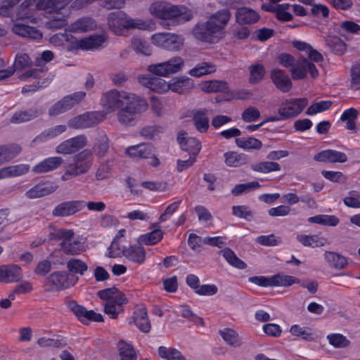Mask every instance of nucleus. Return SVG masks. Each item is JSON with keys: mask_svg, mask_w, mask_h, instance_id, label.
<instances>
[{"mask_svg": "<svg viewBox=\"0 0 360 360\" xmlns=\"http://www.w3.org/2000/svg\"><path fill=\"white\" fill-rule=\"evenodd\" d=\"M292 45L299 51L305 53L307 58L301 56L295 60L290 54L281 53L278 56L279 63L286 68H290L292 78L295 80L304 79L308 73L311 78H316L319 76V71L314 63L323 60L322 54L304 41L294 40Z\"/></svg>", "mask_w": 360, "mask_h": 360, "instance_id": "obj_1", "label": "nucleus"}, {"mask_svg": "<svg viewBox=\"0 0 360 360\" xmlns=\"http://www.w3.org/2000/svg\"><path fill=\"white\" fill-rule=\"evenodd\" d=\"M231 18V13L228 9L217 11L206 22H198L193 27V34L198 40L216 43L219 41L222 32L227 25Z\"/></svg>", "mask_w": 360, "mask_h": 360, "instance_id": "obj_2", "label": "nucleus"}, {"mask_svg": "<svg viewBox=\"0 0 360 360\" xmlns=\"http://www.w3.org/2000/svg\"><path fill=\"white\" fill-rule=\"evenodd\" d=\"M153 16L167 21V26H174L191 20L193 15L191 11L182 5H173L167 1L153 3L149 8Z\"/></svg>", "mask_w": 360, "mask_h": 360, "instance_id": "obj_3", "label": "nucleus"}, {"mask_svg": "<svg viewBox=\"0 0 360 360\" xmlns=\"http://www.w3.org/2000/svg\"><path fill=\"white\" fill-rule=\"evenodd\" d=\"M38 10L47 11L51 16L48 26L53 29H60L68 25V18L70 13L68 4L72 0H37Z\"/></svg>", "mask_w": 360, "mask_h": 360, "instance_id": "obj_4", "label": "nucleus"}, {"mask_svg": "<svg viewBox=\"0 0 360 360\" xmlns=\"http://www.w3.org/2000/svg\"><path fill=\"white\" fill-rule=\"evenodd\" d=\"M108 24L110 30L117 35H123L126 30L143 29L144 22L128 16L122 11L110 13L108 16Z\"/></svg>", "mask_w": 360, "mask_h": 360, "instance_id": "obj_5", "label": "nucleus"}, {"mask_svg": "<svg viewBox=\"0 0 360 360\" xmlns=\"http://www.w3.org/2000/svg\"><path fill=\"white\" fill-rule=\"evenodd\" d=\"M51 240H61L62 250L68 255H79L83 251V245L78 239H75L72 229H53L49 233Z\"/></svg>", "mask_w": 360, "mask_h": 360, "instance_id": "obj_6", "label": "nucleus"}, {"mask_svg": "<svg viewBox=\"0 0 360 360\" xmlns=\"http://www.w3.org/2000/svg\"><path fill=\"white\" fill-rule=\"evenodd\" d=\"M136 96L127 91L112 89L103 94L101 104L107 113L112 112L118 111Z\"/></svg>", "mask_w": 360, "mask_h": 360, "instance_id": "obj_7", "label": "nucleus"}, {"mask_svg": "<svg viewBox=\"0 0 360 360\" xmlns=\"http://www.w3.org/2000/svg\"><path fill=\"white\" fill-rule=\"evenodd\" d=\"M148 105V104L144 98L139 96H135L117 111L118 122L124 125L132 124L136 115L146 111Z\"/></svg>", "mask_w": 360, "mask_h": 360, "instance_id": "obj_8", "label": "nucleus"}, {"mask_svg": "<svg viewBox=\"0 0 360 360\" xmlns=\"http://www.w3.org/2000/svg\"><path fill=\"white\" fill-rule=\"evenodd\" d=\"M184 65V59L180 56H175L165 62L148 65V70L153 75L167 77L181 71Z\"/></svg>", "mask_w": 360, "mask_h": 360, "instance_id": "obj_9", "label": "nucleus"}, {"mask_svg": "<svg viewBox=\"0 0 360 360\" xmlns=\"http://www.w3.org/2000/svg\"><path fill=\"white\" fill-rule=\"evenodd\" d=\"M92 154L87 150L75 155L67 164V173L78 176L86 173L91 166Z\"/></svg>", "mask_w": 360, "mask_h": 360, "instance_id": "obj_10", "label": "nucleus"}, {"mask_svg": "<svg viewBox=\"0 0 360 360\" xmlns=\"http://www.w3.org/2000/svg\"><path fill=\"white\" fill-rule=\"evenodd\" d=\"M78 281L74 275L64 271H56L51 274L46 278V284L51 291L60 290L73 286Z\"/></svg>", "mask_w": 360, "mask_h": 360, "instance_id": "obj_11", "label": "nucleus"}, {"mask_svg": "<svg viewBox=\"0 0 360 360\" xmlns=\"http://www.w3.org/2000/svg\"><path fill=\"white\" fill-rule=\"evenodd\" d=\"M151 40L154 45L169 51L179 50L184 43L181 36L169 32L154 34L151 37Z\"/></svg>", "mask_w": 360, "mask_h": 360, "instance_id": "obj_12", "label": "nucleus"}, {"mask_svg": "<svg viewBox=\"0 0 360 360\" xmlns=\"http://www.w3.org/2000/svg\"><path fill=\"white\" fill-rule=\"evenodd\" d=\"M307 104V98L286 99L281 103L278 115L283 120L295 117L302 112Z\"/></svg>", "mask_w": 360, "mask_h": 360, "instance_id": "obj_13", "label": "nucleus"}, {"mask_svg": "<svg viewBox=\"0 0 360 360\" xmlns=\"http://www.w3.org/2000/svg\"><path fill=\"white\" fill-rule=\"evenodd\" d=\"M85 96V92L78 91L63 97L49 108V115L56 116L70 110L73 106L80 103Z\"/></svg>", "mask_w": 360, "mask_h": 360, "instance_id": "obj_14", "label": "nucleus"}, {"mask_svg": "<svg viewBox=\"0 0 360 360\" xmlns=\"http://www.w3.org/2000/svg\"><path fill=\"white\" fill-rule=\"evenodd\" d=\"M107 38L104 34H95L82 39L75 40L70 49L95 51L105 46Z\"/></svg>", "mask_w": 360, "mask_h": 360, "instance_id": "obj_15", "label": "nucleus"}, {"mask_svg": "<svg viewBox=\"0 0 360 360\" xmlns=\"http://www.w3.org/2000/svg\"><path fill=\"white\" fill-rule=\"evenodd\" d=\"M69 309L76 315L79 320L86 324L89 321L101 322L103 321L101 314L96 313L94 310H87L75 302H70L68 304Z\"/></svg>", "mask_w": 360, "mask_h": 360, "instance_id": "obj_16", "label": "nucleus"}, {"mask_svg": "<svg viewBox=\"0 0 360 360\" xmlns=\"http://www.w3.org/2000/svg\"><path fill=\"white\" fill-rule=\"evenodd\" d=\"M85 206L84 200L65 201L58 205L52 213L56 217H68L82 210Z\"/></svg>", "mask_w": 360, "mask_h": 360, "instance_id": "obj_17", "label": "nucleus"}, {"mask_svg": "<svg viewBox=\"0 0 360 360\" xmlns=\"http://www.w3.org/2000/svg\"><path fill=\"white\" fill-rule=\"evenodd\" d=\"M87 139L84 135H79L69 139L56 147V153L59 154H71L82 149L86 144Z\"/></svg>", "mask_w": 360, "mask_h": 360, "instance_id": "obj_18", "label": "nucleus"}, {"mask_svg": "<svg viewBox=\"0 0 360 360\" xmlns=\"http://www.w3.org/2000/svg\"><path fill=\"white\" fill-rule=\"evenodd\" d=\"M97 112H87L77 116L68 122V125L73 129H84L91 127L100 122Z\"/></svg>", "mask_w": 360, "mask_h": 360, "instance_id": "obj_19", "label": "nucleus"}, {"mask_svg": "<svg viewBox=\"0 0 360 360\" xmlns=\"http://www.w3.org/2000/svg\"><path fill=\"white\" fill-rule=\"evenodd\" d=\"M177 141L182 150L189 153L190 156L196 157L201 150V143L193 137H188L186 132H179Z\"/></svg>", "mask_w": 360, "mask_h": 360, "instance_id": "obj_20", "label": "nucleus"}, {"mask_svg": "<svg viewBox=\"0 0 360 360\" xmlns=\"http://www.w3.org/2000/svg\"><path fill=\"white\" fill-rule=\"evenodd\" d=\"M58 186L52 182H40L29 189L25 196L30 199L41 198L55 192Z\"/></svg>", "mask_w": 360, "mask_h": 360, "instance_id": "obj_21", "label": "nucleus"}, {"mask_svg": "<svg viewBox=\"0 0 360 360\" xmlns=\"http://www.w3.org/2000/svg\"><path fill=\"white\" fill-rule=\"evenodd\" d=\"M124 256L129 261L138 264H143L146 258V251L142 244L131 245L122 249Z\"/></svg>", "mask_w": 360, "mask_h": 360, "instance_id": "obj_22", "label": "nucleus"}, {"mask_svg": "<svg viewBox=\"0 0 360 360\" xmlns=\"http://www.w3.org/2000/svg\"><path fill=\"white\" fill-rule=\"evenodd\" d=\"M133 320L136 327L143 333H149L151 328L147 309L145 305L137 306L133 316Z\"/></svg>", "mask_w": 360, "mask_h": 360, "instance_id": "obj_23", "label": "nucleus"}, {"mask_svg": "<svg viewBox=\"0 0 360 360\" xmlns=\"http://www.w3.org/2000/svg\"><path fill=\"white\" fill-rule=\"evenodd\" d=\"M270 77L276 88L282 92L287 93L292 89V82L283 70L278 68L273 69L271 71Z\"/></svg>", "mask_w": 360, "mask_h": 360, "instance_id": "obj_24", "label": "nucleus"}, {"mask_svg": "<svg viewBox=\"0 0 360 360\" xmlns=\"http://www.w3.org/2000/svg\"><path fill=\"white\" fill-rule=\"evenodd\" d=\"M140 83L158 94H164L169 91V82L160 77H148L144 75L139 77Z\"/></svg>", "mask_w": 360, "mask_h": 360, "instance_id": "obj_25", "label": "nucleus"}, {"mask_svg": "<svg viewBox=\"0 0 360 360\" xmlns=\"http://www.w3.org/2000/svg\"><path fill=\"white\" fill-rule=\"evenodd\" d=\"M22 276L21 269L15 264L0 266V281L4 283L17 282Z\"/></svg>", "mask_w": 360, "mask_h": 360, "instance_id": "obj_26", "label": "nucleus"}, {"mask_svg": "<svg viewBox=\"0 0 360 360\" xmlns=\"http://www.w3.org/2000/svg\"><path fill=\"white\" fill-rule=\"evenodd\" d=\"M236 19L240 25H252L259 21L260 15L252 8L241 7L236 11Z\"/></svg>", "mask_w": 360, "mask_h": 360, "instance_id": "obj_27", "label": "nucleus"}, {"mask_svg": "<svg viewBox=\"0 0 360 360\" xmlns=\"http://www.w3.org/2000/svg\"><path fill=\"white\" fill-rule=\"evenodd\" d=\"M63 162L61 157H49L37 164L32 168V172L36 174L49 172L58 169Z\"/></svg>", "mask_w": 360, "mask_h": 360, "instance_id": "obj_28", "label": "nucleus"}, {"mask_svg": "<svg viewBox=\"0 0 360 360\" xmlns=\"http://www.w3.org/2000/svg\"><path fill=\"white\" fill-rule=\"evenodd\" d=\"M38 4L37 0H25L16 9L14 13V18L16 20L30 19L33 17L34 13Z\"/></svg>", "mask_w": 360, "mask_h": 360, "instance_id": "obj_29", "label": "nucleus"}, {"mask_svg": "<svg viewBox=\"0 0 360 360\" xmlns=\"http://www.w3.org/2000/svg\"><path fill=\"white\" fill-rule=\"evenodd\" d=\"M315 160L319 162H345L347 160V155L342 152L335 150H325L315 155Z\"/></svg>", "mask_w": 360, "mask_h": 360, "instance_id": "obj_30", "label": "nucleus"}, {"mask_svg": "<svg viewBox=\"0 0 360 360\" xmlns=\"http://www.w3.org/2000/svg\"><path fill=\"white\" fill-rule=\"evenodd\" d=\"M12 30L17 35L31 39L37 40L42 37V33L39 30L22 23H15Z\"/></svg>", "mask_w": 360, "mask_h": 360, "instance_id": "obj_31", "label": "nucleus"}, {"mask_svg": "<svg viewBox=\"0 0 360 360\" xmlns=\"http://www.w3.org/2000/svg\"><path fill=\"white\" fill-rule=\"evenodd\" d=\"M169 91L183 94L193 86V81L190 78L181 76L174 77L169 81Z\"/></svg>", "mask_w": 360, "mask_h": 360, "instance_id": "obj_32", "label": "nucleus"}, {"mask_svg": "<svg viewBox=\"0 0 360 360\" xmlns=\"http://www.w3.org/2000/svg\"><path fill=\"white\" fill-rule=\"evenodd\" d=\"M67 130V126L65 124H60L49 128L40 134H39L34 140L35 143H43L49 140L53 139L64 133Z\"/></svg>", "mask_w": 360, "mask_h": 360, "instance_id": "obj_33", "label": "nucleus"}, {"mask_svg": "<svg viewBox=\"0 0 360 360\" xmlns=\"http://www.w3.org/2000/svg\"><path fill=\"white\" fill-rule=\"evenodd\" d=\"M126 153L131 158L146 159L153 155V147L146 144L132 146L126 149Z\"/></svg>", "mask_w": 360, "mask_h": 360, "instance_id": "obj_34", "label": "nucleus"}, {"mask_svg": "<svg viewBox=\"0 0 360 360\" xmlns=\"http://www.w3.org/2000/svg\"><path fill=\"white\" fill-rule=\"evenodd\" d=\"M192 121L200 133H205L209 129V118L206 110H198L193 112Z\"/></svg>", "mask_w": 360, "mask_h": 360, "instance_id": "obj_35", "label": "nucleus"}, {"mask_svg": "<svg viewBox=\"0 0 360 360\" xmlns=\"http://www.w3.org/2000/svg\"><path fill=\"white\" fill-rule=\"evenodd\" d=\"M164 233L160 229H156L150 232L141 234L137 238V243L143 245H154L163 238Z\"/></svg>", "mask_w": 360, "mask_h": 360, "instance_id": "obj_36", "label": "nucleus"}, {"mask_svg": "<svg viewBox=\"0 0 360 360\" xmlns=\"http://www.w3.org/2000/svg\"><path fill=\"white\" fill-rule=\"evenodd\" d=\"M41 114V111L38 108L16 112L11 118V122L13 124H21L37 118Z\"/></svg>", "mask_w": 360, "mask_h": 360, "instance_id": "obj_37", "label": "nucleus"}, {"mask_svg": "<svg viewBox=\"0 0 360 360\" xmlns=\"http://www.w3.org/2000/svg\"><path fill=\"white\" fill-rule=\"evenodd\" d=\"M131 48L133 49L136 53H141L145 56H150L152 53L151 47L148 43L143 41L138 37H133L131 39V47L125 49L121 53V56L122 57H125L126 54L130 51Z\"/></svg>", "mask_w": 360, "mask_h": 360, "instance_id": "obj_38", "label": "nucleus"}, {"mask_svg": "<svg viewBox=\"0 0 360 360\" xmlns=\"http://www.w3.org/2000/svg\"><path fill=\"white\" fill-rule=\"evenodd\" d=\"M297 240L305 247L316 248L323 246L326 240L319 235L298 234Z\"/></svg>", "mask_w": 360, "mask_h": 360, "instance_id": "obj_39", "label": "nucleus"}, {"mask_svg": "<svg viewBox=\"0 0 360 360\" xmlns=\"http://www.w3.org/2000/svg\"><path fill=\"white\" fill-rule=\"evenodd\" d=\"M96 27V22L91 18H82L70 26V31L72 32H83L93 30Z\"/></svg>", "mask_w": 360, "mask_h": 360, "instance_id": "obj_40", "label": "nucleus"}, {"mask_svg": "<svg viewBox=\"0 0 360 360\" xmlns=\"http://www.w3.org/2000/svg\"><path fill=\"white\" fill-rule=\"evenodd\" d=\"M219 334L224 341L231 347H238L243 344L238 333L231 328H226L220 330Z\"/></svg>", "mask_w": 360, "mask_h": 360, "instance_id": "obj_41", "label": "nucleus"}, {"mask_svg": "<svg viewBox=\"0 0 360 360\" xmlns=\"http://www.w3.org/2000/svg\"><path fill=\"white\" fill-rule=\"evenodd\" d=\"M228 89V83L223 80H210L201 84V89L206 93L224 92Z\"/></svg>", "mask_w": 360, "mask_h": 360, "instance_id": "obj_42", "label": "nucleus"}, {"mask_svg": "<svg viewBox=\"0 0 360 360\" xmlns=\"http://www.w3.org/2000/svg\"><path fill=\"white\" fill-rule=\"evenodd\" d=\"M324 257L329 266L336 269H342L347 264V259L344 256L334 252L326 251Z\"/></svg>", "mask_w": 360, "mask_h": 360, "instance_id": "obj_43", "label": "nucleus"}, {"mask_svg": "<svg viewBox=\"0 0 360 360\" xmlns=\"http://www.w3.org/2000/svg\"><path fill=\"white\" fill-rule=\"evenodd\" d=\"M21 151L18 145L0 146V165L15 158Z\"/></svg>", "mask_w": 360, "mask_h": 360, "instance_id": "obj_44", "label": "nucleus"}, {"mask_svg": "<svg viewBox=\"0 0 360 360\" xmlns=\"http://www.w3.org/2000/svg\"><path fill=\"white\" fill-rule=\"evenodd\" d=\"M217 70L216 65L211 63H200L191 69L188 74L192 77H200L203 75H209Z\"/></svg>", "mask_w": 360, "mask_h": 360, "instance_id": "obj_45", "label": "nucleus"}, {"mask_svg": "<svg viewBox=\"0 0 360 360\" xmlns=\"http://www.w3.org/2000/svg\"><path fill=\"white\" fill-rule=\"evenodd\" d=\"M76 39L68 33H57L51 38V44L55 46H66L67 49L72 51L70 48L74 45Z\"/></svg>", "mask_w": 360, "mask_h": 360, "instance_id": "obj_46", "label": "nucleus"}, {"mask_svg": "<svg viewBox=\"0 0 360 360\" xmlns=\"http://www.w3.org/2000/svg\"><path fill=\"white\" fill-rule=\"evenodd\" d=\"M98 296L105 302L117 300L118 302L123 301L124 298L126 297L123 292L119 291L115 288L99 290Z\"/></svg>", "mask_w": 360, "mask_h": 360, "instance_id": "obj_47", "label": "nucleus"}, {"mask_svg": "<svg viewBox=\"0 0 360 360\" xmlns=\"http://www.w3.org/2000/svg\"><path fill=\"white\" fill-rule=\"evenodd\" d=\"M300 279L288 275L278 274L271 276V287H288L295 283H299Z\"/></svg>", "mask_w": 360, "mask_h": 360, "instance_id": "obj_48", "label": "nucleus"}, {"mask_svg": "<svg viewBox=\"0 0 360 360\" xmlns=\"http://www.w3.org/2000/svg\"><path fill=\"white\" fill-rule=\"evenodd\" d=\"M127 297L124 298L122 302H117V300L105 302L103 304L104 311L111 319H116L120 311H122V306L127 303Z\"/></svg>", "mask_w": 360, "mask_h": 360, "instance_id": "obj_49", "label": "nucleus"}, {"mask_svg": "<svg viewBox=\"0 0 360 360\" xmlns=\"http://www.w3.org/2000/svg\"><path fill=\"white\" fill-rule=\"evenodd\" d=\"M221 253L226 262L232 266L238 269L246 268V264L238 258L231 249L226 248L221 250Z\"/></svg>", "mask_w": 360, "mask_h": 360, "instance_id": "obj_50", "label": "nucleus"}, {"mask_svg": "<svg viewBox=\"0 0 360 360\" xmlns=\"http://www.w3.org/2000/svg\"><path fill=\"white\" fill-rule=\"evenodd\" d=\"M158 354L167 360H186L178 349L172 347L160 346L158 347Z\"/></svg>", "mask_w": 360, "mask_h": 360, "instance_id": "obj_51", "label": "nucleus"}, {"mask_svg": "<svg viewBox=\"0 0 360 360\" xmlns=\"http://www.w3.org/2000/svg\"><path fill=\"white\" fill-rule=\"evenodd\" d=\"M326 339L331 346L337 349L347 347L351 343L346 336L338 333L327 335Z\"/></svg>", "mask_w": 360, "mask_h": 360, "instance_id": "obj_52", "label": "nucleus"}, {"mask_svg": "<svg viewBox=\"0 0 360 360\" xmlns=\"http://www.w3.org/2000/svg\"><path fill=\"white\" fill-rule=\"evenodd\" d=\"M67 269L73 274L84 275L88 269L87 264L79 259L72 258L67 262Z\"/></svg>", "mask_w": 360, "mask_h": 360, "instance_id": "obj_53", "label": "nucleus"}, {"mask_svg": "<svg viewBox=\"0 0 360 360\" xmlns=\"http://www.w3.org/2000/svg\"><path fill=\"white\" fill-rule=\"evenodd\" d=\"M250 84H257L262 80L265 75V69L262 64H254L249 67Z\"/></svg>", "mask_w": 360, "mask_h": 360, "instance_id": "obj_54", "label": "nucleus"}, {"mask_svg": "<svg viewBox=\"0 0 360 360\" xmlns=\"http://www.w3.org/2000/svg\"><path fill=\"white\" fill-rule=\"evenodd\" d=\"M251 168L258 172L269 173L281 170V166L276 162H261L252 165Z\"/></svg>", "mask_w": 360, "mask_h": 360, "instance_id": "obj_55", "label": "nucleus"}, {"mask_svg": "<svg viewBox=\"0 0 360 360\" xmlns=\"http://www.w3.org/2000/svg\"><path fill=\"white\" fill-rule=\"evenodd\" d=\"M327 44L330 50L336 55H343L347 50L346 44L338 37H330L328 39Z\"/></svg>", "mask_w": 360, "mask_h": 360, "instance_id": "obj_56", "label": "nucleus"}, {"mask_svg": "<svg viewBox=\"0 0 360 360\" xmlns=\"http://www.w3.org/2000/svg\"><path fill=\"white\" fill-rule=\"evenodd\" d=\"M290 333L297 337H301L307 341L313 340L311 330L307 327H302L297 324L292 325L290 329Z\"/></svg>", "mask_w": 360, "mask_h": 360, "instance_id": "obj_57", "label": "nucleus"}, {"mask_svg": "<svg viewBox=\"0 0 360 360\" xmlns=\"http://www.w3.org/2000/svg\"><path fill=\"white\" fill-rule=\"evenodd\" d=\"M20 0H0V15L14 18L13 8Z\"/></svg>", "mask_w": 360, "mask_h": 360, "instance_id": "obj_58", "label": "nucleus"}, {"mask_svg": "<svg viewBox=\"0 0 360 360\" xmlns=\"http://www.w3.org/2000/svg\"><path fill=\"white\" fill-rule=\"evenodd\" d=\"M237 146L244 149H259L262 143L254 137L242 138L236 139Z\"/></svg>", "mask_w": 360, "mask_h": 360, "instance_id": "obj_59", "label": "nucleus"}, {"mask_svg": "<svg viewBox=\"0 0 360 360\" xmlns=\"http://www.w3.org/2000/svg\"><path fill=\"white\" fill-rule=\"evenodd\" d=\"M291 5L289 4H277L276 17L278 20L283 22H288L292 19V14L289 12Z\"/></svg>", "mask_w": 360, "mask_h": 360, "instance_id": "obj_60", "label": "nucleus"}, {"mask_svg": "<svg viewBox=\"0 0 360 360\" xmlns=\"http://www.w3.org/2000/svg\"><path fill=\"white\" fill-rule=\"evenodd\" d=\"M109 148V139L106 134L101 133L97 139L96 153L100 157L104 156Z\"/></svg>", "mask_w": 360, "mask_h": 360, "instance_id": "obj_61", "label": "nucleus"}, {"mask_svg": "<svg viewBox=\"0 0 360 360\" xmlns=\"http://www.w3.org/2000/svg\"><path fill=\"white\" fill-rule=\"evenodd\" d=\"M332 103L330 101H321L311 105L306 113L309 115H315L329 109Z\"/></svg>", "mask_w": 360, "mask_h": 360, "instance_id": "obj_62", "label": "nucleus"}, {"mask_svg": "<svg viewBox=\"0 0 360 360\" xmlns=\"http://www.w3.org/2000/svg\"><path fill=\"white\" fill-rule=\"evenodd\" d=\"M120 360H136V355L131 345L122 343L120 345Z\"/></svg>", "mask_w": 360, "mask_h": 360, "instance_id": "obj_63", "label": "nucleus"}, {"mask_svg": "<svg viewBox=\"0 0 360 360\" xmlns=\"http://www.w3.org/2000/svg\"><path fill=\"white\" fill-rule=\"evenodd\" d=\"M260 117V112L255 107L250 106L244 110L242 119L245 122H253Z\"/></svg>", "mask_w": 360, "mask_h": 360, "instance_id": "obj_64", "label": "nucleus"}]
</instances>
